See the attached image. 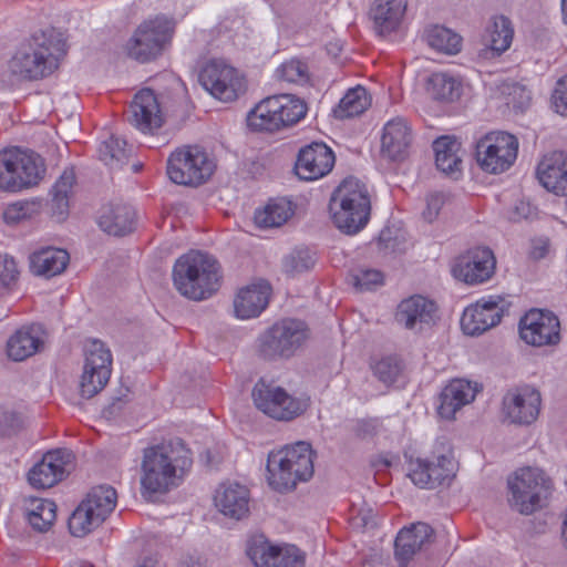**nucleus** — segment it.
<instances>
[{
    "mask_svg": "<svg viewBox=\"0 0 567 567\" xmlns=\"http://www.w3.org/2000/svg\"><path fill=\"white\" fill-rule=\"evenodd\" d=\"M84 365L80 380V394L91 399L104 389L112 372V353L104 342L93 339L84 344Z\"/></svg>",
    "mask_w": 567,
    "mask_h": 567,
    "instance_id": "14",
    "label": "nucleus"
},
{
    "mask_svg": "<svg viewBox=\"0 0 567 567\" xmlns=\"http://www.w3.org/2000/svg\"><path fill=\"white\" fill-rule=\"evenodd\" d=\"M116 491L112 486H96L76 507L69 519L72 535L82 537L97 528L115 508Z\"/></svg>",
    "mask_w": 567,
    "mask_h": 567,
    "instance_id": "11",
    "label": "nucleus"
},
{
    "mask_svg": "<svg viewBox=\"0 0 567 567\" xmlns=\"http://www.w3.org/2000/svg\"><path fill=\"white\" fill-rule=\"evenodd\" d=\"M45 173L43 159L18 147L0 153V188L17 192L37 185Z\"/></svg>",
    "mask_w": 567,
    "mask_h": 567,
    "instance_id": "8",
    "label": "nucleus"
},
{
    "mask_svg": "<svg viewBox=\"0 0 567 567\" xmlns=\"http://www.w3.org/2000/svg\"><path fill=\"white\" fill-rule=\"evenodd\" d=\"M29 260L30 270L33 275L52 278L66 269L70 256L64 249L43 247L32 252Z\"/></svg>",
    "mask_w": 567,
    "mask_h": 567,
    "instance_id": "31",
    "label": "nucleus"
},
{
    "mask_svg": "<svg viewBox=\"0 0 567 567\" xmlns=\"http://www.w3.org/2000/svg\"><path fill=\"white\" fill-rule=\"evenodd\" d=\"M276 556L271 567H302L305 556L296 546H277Z\"/></svg>",
    "mask_w": 567,
    "mask_h": 567,
    "instance_id": "50",
    "label": "nucleus"
},
{
    "mask_svg": "<svg viewBox=\"0 0 567 567\" xmlns=\"http://www.w3.org/2000/svg\"><path fill=\"white\" fill-rule=\"evenodd\" d=\"M544 256V251H542L539 255H537V257H543Z\"/></svg>",
    "mask_w": 567,
    "mask_h": 567,
    "instance_id": "62",
    "label": "nucleus"
},
{
    "mask_svg": "<svg viewBox=\"0 0 567 567\" xmlns=\"http://www.w3.org/2000/svg\"><path fill=\"white\" fill-rule=\"evenodd\" d=\"M216 508L225 517L241 520L250 511V492L237 482H226L218 486L214 495Z\"/></svg>",
    "mask_w": 567,
    "mask_h": 567,
    "instance_id": "24",
    "label": "nucleus"
},
{
    "mask_svg": "<svg viewBox=\"0 0 567 567\" xmlns=\"http://www.w3.org/2000/svg\"><path fill=\"white\" fill-rule=\"evenodd\" d=\"M315 265V258L307 249H296L282 260V270L288 276H295L309 270Z\"/></svg>",
    "mask_w": 567,
    "mask_h": 567,
    "instance_id": "46",
    "label": "nucleus"
},
{
    "mask_svg": "<svg viewBox=\"0 0 567 567\" xmlns=\"http://www.w3.org/2000/svg\"><path fill=\"white\" fill-rule=\"evenodd\" d=\"M444 203H445V198L442 194H440V193L430 194L426 197V207L422 214L423 218L429 223H432L433 220H435L437 218L440 210L443 207Z\"/></svg>",
    "mask_w": 567,
    "mask_h": 567,
    "instance_id": "55",
    "label": "nucleus"
},
{
    "mask_svg": "<svg viewBox=\"0 0 567 567\" xmlns=\"http://www.w3.org/2000/svg\"><path fill=\"white\" fill-rule=\"evenodd\" d=\"M293 215L291 202L279 198L271 199L264 208L256 210L255 223L260 228L282 226Z\"/></svg>",
    "mask_w": 567,
    "mask_h": 567,
    "instance_id": "37",
    "label": "nucleus"
},
{
    "mask_svg": "<svg viewBox=\"0 0 567 567\" xmlns=\"http://www.w3.org/2000/svg\"><path fill=\"white\" fill-rule=\"evenodd\" d=\"M307 104L292 94H278L261 100L247 115L254 131L276 132L298 123L307 114Z\"/></svg>",
    "mask_w": 567,
    "mask_h": 567,
    "instance_id": "7",
    "label": "nucleus"
},
{
    "mask_svg": "<svg viewBox=\"0 0 567 567\" xmlns=\"http://www.w3.org/2000/svg\"><path fill=\"white\" fill-rule=\"evenodd\" d=\"M370 103L371 100L367 90L358 85L346 93L334 113L340 118L357 116L363 113L370 106Z\"/></svg>",
    "mask_w": 567,
    "mask_h": 567,
    "instance_id": "42",
    "label": "nucleus"
},
{
    "mask_svg": "<svg viewBox=\"0 0 567 567\" xmlns=\"http://www.w3.org/2000/svg\"><path fill=\"white\" fill-rule=\"evenodd\" d=\"M534 210L535 209L530 206L529 203L522 200L515 205L511 214V219L514 221H518L520 219L529 218L534 215Z\"/></svg>",
    "mask_w": 567,
    "mask_h": 567,
    "instance_id": "56",
    "label": "nucleus"
},
{
    "mask_svg": "<svg viewBox=\"0 0 567 567\" xmlns=\"http://www.w3.org/2000/svg\"><path fill=\"white\" fill-rule=\"evenodd\" d=\"M56 506L52 501L30 497L24 503V516L33 530L44 533L55 520Z\"/></svg>",
    "mask_w": 567,
    "mask_h": 567,
    "instance_id": "34",
    "label": "nucleus"
},
{
    "mask_svg": "<svg viewBox=\"0 0 567 567\" xmlns=\"http://www.w3.org/2000/svg\"><path fill=\"white\" fill-rule=\"evenodd\" d=\"M19 277V269L16 260L9 255H0V288L9 287Z\"/></svg>",
    "mask_w": 567,
    "mask_h": 567,
    "instance_id": "54",
    "label": "nucleus"
},
{
    "mask_svg": "<svg viewBox=\"0 0 567 567\" xmlns=\"http://www.w3.org/2000/svg\"><path fill=\"white\" fill-rule=\"evenodd\" d=\"M436 310L434 301L414 295L400 302L395 318L406 329L421 331L434 322Z\"/></svg>",
    "mask_w": 567,
    "mask_h": 567,
    "instance_id": "25",
    "label": "nucleus"
},
{
    "mask_svg": "<svg viewBox=\"0 0 567 567\" xmlns=\"http://www.w3.org/2000/svg\"><path fill=\"white\" fill-rule=\"evenodd\" d=\"M216 164L214 158L199 146H184L174 151L167 159L169 179L183 186H199L207 182Z\"/></svg>",
    "mask_w": 567,
    "mask_h": 567,
    "instance_id": "10",
    "label": "nucleus"
},
{
    "mask_svg": "<svg viewBox=\"0 0 567 567\" xmlns=\"http://www.w3.org/2000/svg\"><path fill=\"white\" fill-rule=\"evenodd\" d=\"M429 47L447 55L457 54L462 48V38L453 30L442 25H432L424 32Z\"/></svg>",
    "mask_w": 567,
    "mask_h": 567,
    "instance_id": "39",
    "label": "nucleus"
},
{
    "mask_svg": "<svg viewBox=\"0 0 567 567\" xmlns=\"http://www.w3.org/2000/svg\"><path fill=\"white\" fill-rule=\"evenodd\" d=\"M334 159L332 150L326 144L311 143L299 151L295 171L300 179L316 181L331 172Z\"/></svg>",
    "mask_w": 567,
    "mask_h": 567,
    "instance_id": "22",
    "label": "nucleus"
},
{
    "mask_svg": "<svg viewBox=\"0 0 567 567\" xmlns=\"http://www.w3.org/2000/svg\"><path fill=\"white\" fill-rule=\"evenodd\" d=\"M480 390L476 382L465 379L452 380L440 394L439 415L445 420H453L457 411L474 401Z\"/></svg>",
    "mask_w": 567,
    "mask_h": 567,
    "instance_id": "26",
    "label": "nucleus"
},
{
    "mask_svg": "<svg viewBox=\"0 0 567 567\" xmlns=\"http://www.w3.org/2000/svg\"><path fill=\"white\" fill-rule=\"evenodd\" d=\"M43 341L40 338V327H28L18 330L7 342L9 358L23 361L39 351Z\"/></svg>",
    "mask_w": 567,
    "mask_h": 567,
    "instance_id": "33",
    "label": "nucleus"
},
{
    "mask_svg": "<svg viewBox=\"0 0 567 567\" xmlns=\"http://www.w3.org/2000/svg\"><path fill=\"white\" fill-rule=\"evenodd\" d=\"M406 0H374L370 16L379 34L390 33L399 28L406 11Z\"/></svg>",
    "mask_w": 567,
    "mask_h": 567,
    "instance_id": "32",
    "label": "nucleus"
},
{
    "mask_svg": "<svg viewBox=\"0 0 567 567\" xmlns=\"http://www.w3.org/2000/svg\"><path fill=\"white\" fill-rule=\"evenodd\" d=\"M509 303L501 296L480 299L467 307L461 318V327L468 336H478L501 322Z\"/></svg>",
    "mask_w": 567,
    "mask_h": 567,
    "instance_id": "17",
    "label": "nucleus"
},
{
    "mask_svg": "<svg viewBox=\"0 0 567 567\" xmlns=\"http://www.w3.org/2000/svg\"><path fill=\"white\" fill-rule=\"evenodd\" d=\"M502 94L505 96L506 104L512 105L514 110L523 111L530 102V93L517 83H504Z\"/></svg>",
    "mask_w": 567,
    "mask_h": 567,
    "instance_id": "49",
    "label": "nucleus"
},
{
    "mask_svg": "<svg viewBox=\"0 0 567 567\" xmlns=\"http://www.w3.org/2000/svg\"><path fill=\"white\" fill-rule=\"evenodd\" d=\"M131 124L143 133H154L164 124V113L157 95L151 89L138 91L131 103Z\"/></svg>",
    "mask_w": 567,
    "mask_h": 567,
    "instance_id": "23",
    "label": "nucleus"
},
{
    "mask_svg": "<svg viewBox=\"0 0 567 567\" xmlns=\"http://www.w3.org/2000/svg\"><path fill=\"white\" fill-rule=\"evenodd\" d=\"M308 337L303 321L282 319L259 336L258 354L265 360L288 359L303 346Z\"/></svg>",
    "mask_w": 567,
    "mask_h": 567,
    "instance_id": "9",
    "label": "nucleus"
},
{
    "mask_svg": "<svg viewBox=\"0 0 567 567\" xmlns=\"http://www.w3.org/2000/svg\"><path fill=\"white\" fill-rule=\"evenodd\" d=\"M354 434L360 439L372 436L375 433V426L368 421H359L353 427Z\"/></svg>",
    "mask_w": 567,
    "mask_h": 567,
    "instance_id": "57",
    "label": "nucleus"
},
{
    "mask_svg": "<svg viewBox=\"0 0 567 567\" xmlns=\"http://www.w3.org/2000/svg\"><path fill=\"white\" fill-rule=\"evenodd\" d=\"M409 476L412 482L420 487H434L429 468V461L426 460L417 458L415 462L411 463Z\"/></svg>",
    "mask_w": 567,
    "mask_h": 567,
    "instance_id": "51",
    "label": "nucleus"
},
{
    "mask_svg": "<svg viewBox=\"0 0 567 567\" xmlns=\"http://www.w3.org/2000/svg\"><path fill=\"white\" fill-rule=\"evenodd\" d=\"M131 150L127 148L126 141L110 136L103 141L99 147V156L110 168H120L128 162Z\"/></svg>",
    "mask_w": 567,
    "mask_h": 567,
    "instance_id": "41",
    "label": "nucleus"
},
{
    "mask_svg": "<svg viewBox=\"0 0 567 567\" xmlns=\"http://www.w3.org/2000/svg\"><path fill=\"white\" fill-rule=\"evenodd\" d=\"M514 28L511 20L504 16L494 17L486 29V43L491 51L501 55L512 44Z\"/></svg>",
    "mask_w": 567,
    "mask_h": 567,
    "instance_id": "38",
    "label": "nucleus"
},
{
    "mask_svg": "<svg viewBox=\"0 0 567 567\" xmlns=\"http://www.w3.org/2000/svg\"><path fill=\"white\" fill-rule=\"evenodd\" d=\"M136 567H159V563L155 557L146 556L137 563Z\"/></svg>",
    "mask_w": 567,
    "mask_h": 567,
    "instance_id": "58",
    "label": "nucleus"
},
{
    "mask_svg": "<svg viewBox=\"0 0 567 567\" xmlns=\"http://www.w3.org/2000/svg\"><path fill=\"white\" fill-rule=\"evenodd\" d=\"M383 238H384V233H381L380 241L383 240Z\"/></svg>",
    "mask_w": 567,
    "mask_h": 567,
    "instance_id": "61",
    "label": "nucleus"
},
{
    "mask_svg": "<svg viewBox=\"0 0 567 567\" xmlns=\"http://www.w3.org/2000/svg\"><path fill=\"white\" fill-rule=\"evenodd\" d=\"M172 25L164 18H155L141 23L124 45L126 55L138 62L156 59L168 43Z\"/></svg>",
    "mask_w": 567,
    "mask_h": 567,
    "instance_id": "13",
    "label": "nucleus"
},
{
    "mask_svg": "<svg viewBox=\"0 0 567 567\" xmlns=\"http://www.w3.org/2000/svg\"><path fill=\"white\" fill-rule=\"evenodd\" d=\"M270 293L271 288L265 281L241 288L234 299L235 315L240 319L259 316L266 309Z\"/></svg>",
    "mask_w": 567,
    "mask_h": 567,
    "instance_id": "28",
    "label": "nucleus"
},
{
    "mask_svg": "<svg viewBox=\"0 0 567 567\" xmlns=\"http://www.w3.org/2000/svg\"><path fill=\"white\" fill-rule=\"evenodd\" d=\"M101 229L113 236H124L135 226V212L124 203H110L102 207L99 216Z\"/></svg>",
    "mask_w": 567,
    "mask_h": 567,
    "instance_id": "30",
    "label": "nucleus"
},
{
    "mask_svg": "<svg viewBox=\"0 0 567 567\" xmlns=\"http://www.w3.org/2000/svg\"><path fill=\"white\" fill-rule=\"evenodd\" d=\"M220 266L210 255L189 251L179 257L173 267V282L184 297L200 301L212 297L220 285Z\"/></svg>",
    "mask_w": 567,
    "mask_h": 567,
    "instance_id": "2",
    "label": "nucleus"
},
{
    "mask_svg": "<svg viewBox=\"0 0 567 567\" xmlns=\"http://www.w3.org/2000/svg\"><path fill=\"white\" fill-rule=\"evenodd\" d=\"M73 454L69 450H55L44 454L29 472L28 480L35 488H49L62 481L71 471Z\"/></svg>",
    "mask_w": 567,
    "mask_h": 567,
    "instance_id": "21",
    "label": "nucleus"
},
{
    "mask_svg": "<svg viewBox=\"0 0 567 567\" xmlns=\"http://www.w3.org/2000/svg\"><path fill=\"white\" fill-rule=\"evenodd\" d=\"M542 396L538 390L525 385L508 390L503 396L502 412L504 419L516 425L534 423L540 412Z\"/></svg>",
    "mask_w": 567,
    "mask_h": 567,
    "instance_id": "18",
    "label": "nucleus"
},
{
    "mask_svg": "<svg viewBox=\"0 0 567 567\" xmlns=\"http://www.w3.org/2000/svg\"><path fill=\"white\" fill-rule=\"evenodd\" d=\"M280 80L295 84H306L310 80L308 65L300 60H289L277 70Z\"/></svg>",
    "mask_w": 567,
    "mask_h": 567,
    "instance_id": "45",
    "label": "nucleus"
},
{
    "mask_svg": "<svg viewBox=\"0 0 567 567\" xmlns=\"http://www.w3.org/2000/svg\"><path fill=\"white\" fill-rule=\"evenodd\" d=\"M277 546L264 535L252 536L247 544V555L256 567H271Z\"/></svg>",
    "mask_w": 567,
    "mask_h": 567,
    "instance_id": "43",
    "label": "nucleus"
},
{
    "mask_svg": "<svg viewBox=\"0 0 567 567\" xmlns=\"http://www.w3.org/2000/svg\"><path fill=\"white\" fill-rule=\"evenodd\" d=\"M39 213V204L35 202H17L10 204L3 212V219L8 225H16L31 218Z\"/></svg>",
    "mask_w": 567,
    "mask_h": 567,
    "instance_id": "47",
    "label": "nucleus"
},
{
    "mask_svg": "<svg viewBox=\"0 0 567 567\" xmlns=\"http://www.w3.org/2000/svg\"><path fill=\"white\" fill-rule=\"evenodd\" d=\"M508 504L523 515L540 509L553 489V482L539 467L525 466L516 470L507 480Z\"/></svg>",
    "mask_w": 567,
    "mask_h": 567,
    "instance_id": "6",
    "label": "nucleus"
},
{
    "mask_svg": "<svg viewBox=\"0 0 567 567\" xmlns=\"http://www.w3.org/2000/svg\"><path fill=\"white\" fill-rule=\"evenodd\" d=\"M65 53V42L51 30L34 34L9 61V70L19 80H39L50 75Z\"/></svg>",
    "mask_w": 567,
    "mask_h": 567,
    "instance_id": "3",
    "label": "nucleus"
},
{
    "mask_svg": "<svg viewBox=\"0 0 567 567\" xmlns=\"http://www.w3.org/2000/svg\"><path fill=\"white\" fill-rule=\"evenodd\" d=\"M563 19L567 23V0H561Z\"/></svg>",
    "mask_w": 567,
    "mask_h": 567,
    "instance_id": "60",
    "label": "nucleus"
},
{
    "mask_svg": "<svg viewBox=\"0 0 567 567\" xmlns=\"http://www.w3.org/2000/svg\"><path fill=\"white\" fill-rule=\"evenodd\" d=\"M433 539V529L425 523H416L403 528L395 538V557L401 567Z\"/></svg>",
    "mask_w": 567,
    "mask_h": 567,
    "instance_id": "27",
    "label": "nucleus"
},
{
    "mask_svg": "<svg viewBox=\"0 0 567 567\" xmlns=\"http://www.w3.org/2000/svg\"><path fill=\"white\" fill-rule=\"evenodd\" d=\"M251 398L259 411L279 421H290L301 415L308 408L307 400L296 399L285 389L264 380L255 384Z\"/></svg>",
    "mask_w": 567,
    "mask_h": 567,
    "instance_id": "16",
    "label": "nucleus"
},
{
    "mask_svg": "<svg viewBox=\"0 0 567 567\" xmlns=\"http://www.w3.org/2000/svg\"><path fill=\"white\" fill-rule=\"evenodd\" d=\"M75 183L73 171H64L52 187L51 210L58 220H63L69 212V198Z\"/></svg>",
    "mask_w": 567,
    "mask_h": 567,
    "instance_id": "40",
    "label": "nucleus"
},
{
    "mask_svg": "<svg viewBox=\"0 0 567 567\" xmlns=\"http://www.w3.org/2000/svg\"><path fill=\"white\" fill-rule=\"evenodd\" d=\"M426 91L437 101L453 102L462 94V83L446 72H435L426 80Z\"/></svg>",
    "mask_w": 567,
    "mask_h": 567,
    "instance_id": "36",
    "label": "nucleus"
},
{
    "mask_svg": "<svg viewBox=\"0 0 567 567\" xmlns=\"http://www.w3.org/2000/svg\"><path fill=\"white\" fill-rule=\"evenodd\" d=\"M181 567H202L198 560L189 557L181 563Z\"/></svg>",
    "mask_w": 567,
    "mask_h": 567,
    "instance_id": "59",
    "label": "nucleus"
},
{
    "mask_svg": "<svg viewBox=\"0 0 567 567\" xmlns=\"http://www.w3.org/2000/svg\"><path fill=\"white\" fill-rule=\"evenodd\" d=\"M433 148L435 152V164L440 171L447 175H453L461 171V144L455 138L449 136L440 137L434 142Z\"/></svg>",
    "mask_w": 567,
    "mask_h": 567,
    "instance_id": "35",
    "label": "nucleus"
},
{
    "mask_svg": "<svg viewBox=\"0 0 567 567\" xmlns=\"http://www.w3.org/2000/svg\"><path fill=\"white\" fill-rule=\"evenodd\" d=\"M518 140L506 132H491L476 143V159L481 168L491 174L507 171L516 161Z\"/></svg>",
    "mask_w": 567,
    "mask_h": 567,
    "instance_id": "15",
    "label": "nucleus"
},
{
    "mask_svg": "<svg viewBox=\"0 0 567 567\" xmlns=\"http://www.w3.org/2000/svg\"><path fill=\"white\" fill-rule=\"evenodd\" d=\"M401 371L400 364L391 358L380 360L374 368V373L385 384L393 383Z\"/></svg>",
    "mask_w": 567,
    "mask_h": 567,
    "instance_id": "52",
    "label": "nucleus"
},
{
    "mask_svg": "<svg viewBox=\"0 0 567 567\" xmlns=\"http://www.w3.org/2000/svg\"><path fill=\"white\" fill-rule=\"evenodd\" d=\"M330 213L334 225L344 234L360 231L370 216L368 189L359 179L349 177L334 190L330 199Z\"/></svg>",
    "mask_w": 567,
    "mask_h": 567,
    "instance_id": "5",
    "label": "nucleus"
},
{
    "mask_svg": "<svg viewBox=\"0 0 567 567\" xmlns=\"http://www.w3.org/2000/svg\"><path fill=\"white\" fill-rule=\"evenodd\" d=\"M350 281L358 291H368L383 284V275L374 269H358L350 275Z\"/></svg>",
    "mask_w": 567,
    "mask_h": 567,
    "instance_id": "48",
    "label": "nucleus"
},
{
    "mask_svg": "<svg viewBox=\"0 0 567 567\" xmlns=\"http://www.w3.org/2000/svg\"><path fill=\"white\" fill-rule=\"evenodd\" d=\"M192 453L182 440L144 449L141 462V494L152 501L177 487L192 466Z\"/></svg>",
    "mask_w": 567,
    "mask_h": 567,
    "instance_id": "1",
    "label": "nucleus"
},
{
    "mask_svg": "<svg viewBox=\"0 0 567 567\" xmlns=\"http://www.w3.org/2000/svg\"><path fill=\"white\" fill-rule=\"evenodd\" d=\"M550 103L557 114L567 116V74L556 82Z\"/></svg>",
    "mask_w": 567,
    "mask_h": 567,
    "instance_id": "53",
    "label": "nucleus"
},
{
    "mask_svg": "<svg viewBox=\"0 0 567 567\" xmlns=\"http://www.w3.org/2000/svg\"><path fill=\"white\" fill-rule=\"evenodd\" d=\"M496 260L486 247H476L460 256L452 268L453 276L468 285L488 280L495 271Z\"/></svg>",
    "mask_w": 567,
    "mask_h": 567,
    "instance_id": "20",
    "label": "nucleus"
},
{
    "mask_svg": "<svg viewBox=\"0 0 567 567\" xmlns=\"http://www.w3.org/2000/svg\"><path fill=\"white\" fill-rule=\"evenodd\" d=\"M429 468L434 487L450 481L455 475L456 463L451 452L429 461Z\"/></svg>",
    "mask_w": 567,
    "mask_h": 567,
    "instance_id": "44",
    "label": "nucleus"
},
{
    "mask_svg": "<svg viewBox=\"0 0 567 567\" xmlns=\"http://www.w3.org/2000/svg\"><path fill=\"white\" fill-rule=\"evenodd\" d=\"M520 338L530 346H555L560 341V322L550 311L532 309L519 322Z\"/></svg>",
    "mask_w": 567,
    "mask_h": 567,
    "instance_id": "19",
    "label": "nucleus"
},
{
    "mask_svg": "<svg viewBox=\"0 0 567 567\" xmlns=\"http://www.w3.org/2000/svg\"><path fill=\"white\" fill-rule=\"evenodd\" d=\"M313 475V453L306 442L271 452L267 460V483L276 492L292 491Z\"/></svg>",
    "mask_w": 567,
    "mask_h": 567,
    "instance_id": "4",
    "label": "nucleus"
},
{
    "mask_svg": "<svg viewBox=\"0 0 567 567\" xmlns=\"http://www.w3.org/2000/svg\"><path fill=\"white\" fill-rule=\"evenodd\" d=\"M203 87L215 99L228 103L247 90L245 75L225 60L208 61L199 73Z\"/></svg>",
    "mask_w": 567,
    "mask_h": 567,
    "instance_id": "12",
    "label": "nucleus"
},
{
    "mask_svg": "<svg viewBox=\"0 0 567 567\" xmlns=\"http://www.w3.org/2000/svg\"><path fill=\"white\" fill-rule=\"evenodd\" d=\"M411 142V127L404 118L395 117L384 125L381 151L388 158L392 161L404 158Z\"/></svg>",
    "mask_w": 567,
    "mask_h": 567,
    "instance_id": "29",
    "label": "nucleus"
}]
</instances>
